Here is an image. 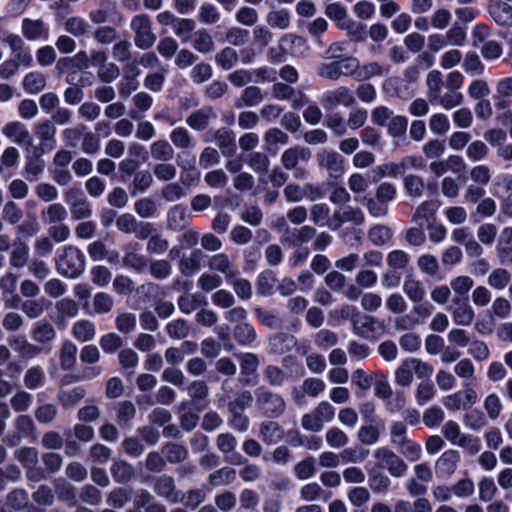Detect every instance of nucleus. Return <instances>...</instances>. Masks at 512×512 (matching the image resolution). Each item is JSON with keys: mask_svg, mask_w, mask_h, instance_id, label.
Instances as JSON below:
<instances>
[{"mask_svg": "<svg viewBox=\"0 0 512 512\" xmlns=\"http://www.w3.org/2000/svg\"><path fill=\"white\" fill-rule=\"evenodd\" d=\"M54 262L56 271L68 279L81 276L86 266L84 253L74 245H66L57 250Z\"/></svg>", "mask_w": 512, "mask_h": 512, "instance_id": "f257e3e1", "label": "nucleus"}, {"mask_svg": "<svg viewBox=\"0 0 512 512\" xmlns=\"http://www.w3.org/2000/svg\"><path fill=\"white\" fill-rule=\"evenodd\" d=\"M255 409L266 419L280 418L286 411V400L277 392L265 385L258 386L254 391Z\"/></svg>", "mask_w": 512, "mask_h": 512, "instance_id": "f03ea898", "label": "nucleus"}, {"mask_svg": "<svg viewBox=\"0 0 512 512\" xmlns=\"http://www.w3.org/2000/svg\"><path fill=\"white\" fill-rule=\"evenodd\" d=\"M311 156L312 153L309 148L296 145L284 150L280 161L286 171L293 172L295 179L304 180L308 176V171L301 166V163H307Z\"/></svg>", "mask_w": 512, "mask_h": 512, "instance_id": "7ed1b4c3", "label": "nucleus"}, {"mask_svg": "<svg viewBox=\"0 0 512 512\" xmlns=\"http://www.w3.org/2000/svg\"><path fill=\"white\" fill-rule=\"evenodd\" d=\"M130 29L134 34V45L141 50L152 48L157 40L153 30V22L147 14H137L130 21Z\"/></svg>", "mask_w": 512, "mask_h": 512, "instance_id": "20e7f679", "label": "nucleus"}, {"mask_svg": "<svg viewBox=\"0 0 512 512\" xmlns=\"http://www.w3.org/2000/svg\"><path fill=\"white\" fill-rule=\"evenodd\" d=\"M15 432L8 434L3 439V442L10 446H17L21 440L30 439L35 440L37 437V427L31 416L27 414H21L17 416L13 423Z\"/></svg>", "mask_w": 512, "mask_h": 512, "instance_id": "39448f33", "label": "nucleus"}, {"mask_svg": "<svg viewBox=\"0 0 512 512\" xmlns=\"http://www.w3.org/2000/svg\"><path fill=\"white\" fill-rule=\"evenodd\" d=\"M374 458L380 468L386 469L393 477L399 478L408 469L406 462L388 447H379L374 452Z\"/></svg>", "mask_w": 512, "mask_h": 512, "instance_id": "423d86ee", "label": "nucleus"}, {"mask_svg": "<svg viewBox=\"0 0 512 512\" xmlns=\"http://www.w3.org/2000/svg\"><path fill=\"white\" fill-rule=\"evenodd\" d=\"M444 437L453 445H458L475 454L479 451V441L471 435L462 434L455 421H447L442 427Z\"/></svg>", "mask_w": 512, "mask_h": 512, "instance_id": "0eeeda50", "label": "nucleus"}, {"mask_svg": "<svg viewBox=\"0 0 512 512\" xmlns=\"http://www.w3.org/2000/svg\"><path fill=\"white\" fill-rule=\"evenodd\" d=\"M447 310L450 312L453 322L458 326H470L475 317L468 297H453Z\"/></svg>", "mask_w": 512, "mask_h": 512, "instance_id": "6e6552de", "label": "nucleus"}, {"mask_svg": "<svg viewBox=\"0 0 512 512\" xmlns=\"http://www.w3.org/2000/svg\"><path fill=\"white\" fill-rule=\"evenodd\" d=\"M346 222L356 226L363 225L365 223V214L359 207L346 205L334 211L329 228L337 230Z\"/></svg>", "mask_w": 512, "mask_h": 512, "instance_id": "1a4fd4ad", "label": "nucleus"}, {"mask_svg": "<svg viewBox=\"0 0 512 512\" xmlns=\"http://www.w3.org/2000/svg\"><path fill=\"white\" fill-rule=\"evenodd\" d=\"M320 168L325 169L331 178H339L344 172V158L334 150L323 149L316 155Z\"/></svg>", "mask_w": 512, "mask_h": 512, "instance_id": "9d476101", "label": "nucleus"}, {"mask_svg": "<svg viewBox=\"0 0 512 512\" xmlns=\"http://www.w3.org/2000/svg\"><path fill=\"white\" fill-rule=\"evenodd\" d=\"M237 439L232 433H221L216 438V446L223 454L227 463L232 465H241L246 462V459L236 451Z\"/></svg>", "mask_w": 512, "mask_h": 512, "instance_id": "9b49d317", "label": "nucleus"}, {"mask_svg": "<svg viewBox=\"0 0 512 512\" xmlns=\"http://www.w3.org/2000/svg\"><path fill=\"white\" fill-rule=\"evenodd\" d=\"M356 100L351 90L346 86H339L335 90L326 91L321 97V104L326 110L333 109L338 105L350 107Z\"/></svg>", "mask_w": 512, "mask_h": 512, "instance_id": "f8f14e48", "label": "nucleus"}, {"mask_svg": "<svg viewBox=\"0 0 512 512\" xmlns=\"http://www.w3.org/2000/svg\"><path fill=\"white\" fill-rule=\"evenodd\" d=\"M154 493L166 499L171 503H177L180 500L181 492L177 490L175 480L170 475H160L151 479Z\"/></svg>", "mask_w": 512, "mask_h": 512, "instance_id": "ddd939ff", "label": "nucleus"}, {"mask_svg": "<svg viewBox=\"0 0 512 512\" xmlns=\"http://www.w3.org/2000/svg\"><path fill=\"white\" fill-rule=\"evenodd\" d=\"M1 133L8 140L20 146H31L33 143V137L27 126L17 120L5 123L1 128Z\"/></svg>", "mask_w": 512, "mask_h": 512, "instance_id": "4468645a", "label": "nucleus"}, {"mask_svg": "<svg viewBox=\"0 0 512 512\" xmlns=\"http://www.w3.org/2000/svg\"><path fill=\"white\" fill-rule=\"evenodd\" d=\"M34 133L39 140V149L42 153L50 152L55 146L56 126L51 120H42L35 124Z\"/></svg>", "mask_w": 512, "mask_h": 512, "instance_id": "2eb2a0df", "label": "nucleus"}, {"mask_svg": "<svg viewBox=\"0 0 512 512\" xmlns=\"http://www.w3.org/2000/svg\"><path fill=\"white\" fill-rule=\"evenodd\" d=\"M272 97L277 100H290L292 101V107L299 109L303 106L304 94L301 91H297L292 86L283 82H276L271 88Z\"/></svg>", "mask_w": 512, "mask_h": 512, "instance_id": "dca6fc26", "label": "nucleus"}, {"mask_svg": "<svg viewBox=\"0 0 512 512\" xmlns=\"http://www.w3.org/2000/svg\"><path fill=\"white\" fill-rule=\"evenodd\" d=\"M187 218V208L182 204H176L167 211L166 228L173 232H181L189 225Z\"/></svg>", "mask_w": 512, "mask_h": 512, "instance_id": "f3484780", "label": "nucleus"}, {"mask_svg": "<svg viewBox=\"0 0 512 512\" xmlns=\"http://www.w3.org/2000/svg\"><path fill=\"white\" fill-rule=\"evenodd\" d=\"M303 43V39L301 37L295 36L293 34H286L282 36L278 43V49L270 48L268 51V56L270 60L274 63H281L285 61V55L288 53H292L291 47L292 45L298 44L301 45Z\"/></svg>", "mask_w": 512, "mask_h": 512, "instance_id": "a211bd4d", "label": "nucleus"}, {"mask_svg": "<svg viewBox=\"0 0 512 512\" xmlns=\"http://www.w3.org/2000/svg\"><path fill=\"white\" fill-rule=\"evenodd\" d=\"M488 11L500 26L512 27V6L501 0H490Z\"/></svg>", "mask_w": 512, "mask_h": 512, "instance_id": "6ab92c4d", "label": "nucleus"}, {"mask_svg": "<svg viewBox=\"0 0 512 512\" xmlns=\"http://www.w3.org/2000/svg\"><path fill=\"white\" fill-rule=\"evenodd\" d=\"M296 345V338L285 332H278L268 338V351L273 355H283Z\"/></svg>", "mask_w": 512, "mask_h": 512, "instance_id": "aec40b11", "label": "nucleus"}, {"mask_svg": "<svg viewBox=\"0 0 512 512\" xmlns=\"http://www.w3.org/2000/svg\"><path fill=\"white\" fill-rule=\"evenodd\" d=\"M459 460L458 451H445L435 463L436 474L440 477H450L456 471Z\"/></svg>", "mask_w": 512, "mask_h": 512, "instance_id": "412c9836", "label": "nucleus"}, {"mask_svg": "<svg viewBox=\"0 0 512 512\" xmlns=\"http://www.w3.org/2000/svg\"><path fill=\"white\" fill-rule=\"evenodd\" d=\"M22 34L29 41H35L40 38L47 39L49 29L41 19L24 18L22 20Z\"/></svg>", "mask_w": 512, "mask_h": 512, "instance_id": "4be33fe9", "label": "nucleus"}, {"mask_svg": "<svg viewBox=\"0 0 512 512\" xmlns=\"http://www.w3.org/2000/svg\"><path fill=\"white\" fill-rule=\"evenodd\" d=\"M216 114L211 106H204L192 112L187 118L186 123L196 131L205 130L211 119H215Z\"/></svg>", "mask_w": 512, "mask_h": 512, "instance_id": "5701e85b", "label": "nucleus"}, {"mask_svg": "<svg viewBox=\"0 0 512 512\" xmlns=\"http://www.w3.org/2000/svg\"><path fill=\"white\" fill-rule=\"evenodd\" d=\"M440 203L437 200H426L419 204L412 214L411 221L418 226H423L434 218Z\"/></svg>", "mask_w": 512, "mask_h": 512, "instance_id": "b1692460", "label": "nucleus"}, {"mask_svg": "<svg viewBox=\"0 0 512 512\" xmlns=\"http://www.w3.org/2000/svg\"><path fill=\"white\" fill-rule=\"evenodd\" d=\"M214 140L225 157H232L237 151L235 134L227 128H220L214 132Z\"/></svg>", "mask_w": 512, "mask_h": 512, "instance_id": "393cba45", "label": "nucleus"}, {"mask_svg": "<svg viewBox=\"0 0 512 512\" xmlns=\"http://www.w3.org/2000/svg\"><path fill=\"white\" fill-rule=\"evenodd\" d=\"M239 359L241 375L243 376L241 382L244 385H250L253 378L256 376L259 366V358L254 353H243L239 356Z\"/></svg>", "mask_w": 512, "mask_h": 512, "instance_id": "a878e982", "label": "nucleus"}, {"mask_svg": "<svg viewBox=\"0 0 512 512\" xmlns=\"http://www.w3.org/2000/svg\"><path fill=\"white\" fill-rule=\"evenodd\" d=\"M390 67L378 61H370L359 64L356 74V80L367 81L374 77H382L389 73Z\"/></svg>", "mask_w": 512, "mask_h": 512, "instance_id": "bb28decb", "label": "nucleus"}, {"mask_svg": "<svg viewBox=\"0 0 512 512\" xmlns=\"http://www.w3.org/2000/svg\"><path fill=\"white\" fill-rule=\"evenodd\" d=\"M31 337L40 345H50L56 338V330L48 321H38L33 325Z\"/></svg>", "mask_w": 512, "mask_h": 512, "instance_id": "cd10ccee", "label": "nucleus"}, {"mask_svg": "<svg viewBox=\"0 0 512 512\" xmlns=\"http://www.w3.org/2000/svg\"><path fill=\"white\" fill-rule=\"evenodd\" d=\"M202 257L203 252L201 249H194L188 256H183L178 264L180 273L186 277L193 276L202 267Z\"/></svg>", "mask_w": 512, "mask_h": 512, "instance_id": "c85d7f7f", "label": "nucleus"}, {"mask_svg": "<svg viewBox=\"0 0 512 512\" xmlns=\"http://www.w3.org/2000/svg\"><path fill=\"white\" fill-rule=\"evenodd\" d=\"M207 267L210 271H216L224 275L225 280L236 270L233 269V263L226 253L220 252L208 257Z\"/></svg>", "mask_w": 512, "mask_h": 512, "instance_id": "c756f323", "label": "nucleus"}, {"mask_svg": "<svg viewBox=\"0 0 512 512\" xmlns=\"http://www.w3.org/2000/svg\"><path fill=\"white\" fill-rule=\"evenodd\" d=\"M40 217L47 225L62 223L67 219L68 211L63 204L54 202L41 211Z\"/></svg>", "mask_w": 512, "mask_h": 512, "instance_id": "7c9ffc66", "label": "nucleus"}, {"mask_svg": "<svg viewBox=\"0 0 512 512\" xmlns=\"http://www.w3.org/2000/svg\"><path fill=\"white\" fill-rule=\"evenodd\" d=\"M77 346L71 340H65L59 349L60 368L64 371L72 370L77 362Z\"/></svg>", "mask_w": 512, "mask_h": 512, "instance_id": "2f4dec72", "label": "nucleus"}, {"mask_svg": "<svg viewBox=\"0 0 512 512\" xmlns=\"http://www.w3.org/2000/svg\"><path fill=\"white\" fill-rule=\"evenodd\" d=\"M233 291L241 300H250L252 297V285L249 280L242 278L239 271H235L226 279Z\"/></svg>", "mask_w": 512, "mask_h": 512, "instance_id": "473e14b6", "label": "nucleus"}, {"mask_svg": "<svg viewBox=\"0 0 512 512\" xmlns=\"http://www.w3.org/2000/svg\"><path fill=\"white\" fill-rule=\"evenodd\" d=\"M43 154L39 149L34 148L33 153L26 156L24 171L27 179H36L43 173L45 169V161L42 159Z\"/></svg>", "mask_w": 512, "mask_h": 512, "instance_id": "72a5a7b5", "label": "nucleus"}, {"mask_svg": "<svg viewBox=\"0 0 512 512\" xmlns=\"http://www.w3.org/2000/svg\"><path fill=\"white\" fill-rule=\"evenodd\" d=\"M264 97L261 89L258 86L246 87L241 95L235 100L234 106L237 109L244 107H254L263 101Z\"/></svg>", "mask_w": 512, "mask_h": 512, "instance_id": "f704fd0d", "label": "nucleus"}, {"mask_svg": "<svg viewBox=\"0 0 512 512\" xmlns=\"http://www.w3.org/2000/svg\"><path fill=\"white\" fill-rule=\"evenodd\" d=\"M8 341L10 346L22 357L33 358L41 353V348L30 343L25 336H13Z\"/></svg>", "mask_w": 512, "mask_h": 512, "instance_id": "c9c22d12", "label": "nucleus"}, {"mask_svg": "<svg viewBox=\"0 0 512 512\" xmlns=\"http://www.w3.org/2000/svg\"><path fill=\"white\" fill-rule=\"evenodd\" d=\"M161 452L164 455L166 462L177 464L185 461L188 457V449L179 443L167 442L162 448Z\"/></svg>", "mask_w": 512, "mask_h": 512, "instance_id": "e433bc0d", "label": "nucleus"}, {"mask_svg": "<svg viewBox=\"0 0 512 512\" xmlns=\"http://www.w3.org/2000/svg\"><path fill=\"white\" fill-rule=\"evenodd\" d=\"M233 338L240 346H250L256 339L255 328L248 322H241L233 328Z\"/></svg>", "mask_w": 512, "mask_h": 512, "instance_id": "4c0bfd02", "label": "nucleus"}, {"mask_svg": "<svg viewBox=\"0 0 512 512\" xmlns=\"http://www.w3.org/2000/svg\"><path fill=\"white\" fill-rule=\"evenodd\" d=\"M149 152L152 159L157 162H169L174 157L173 146L165 139L154 141L149 147Z\"/></svg>", "mask_w": 512, "mask_h": 512, "instance_id": "58836bf2", "label": "nucleus"}, {"mask_svg": "<svg viewBox=\"0 0 512 512\" xmlns=\"http://www.w3.org/2000/svg\"><path fill=\"white\" fill-rule=\"evenodd\" d=\"M110 473L118 484H126L132 480L135 471L131 464L124 460H116L110 467Z\"/></svg>", "mask_w": 512, "mask_h": 512, "instance_id": "ea45409f", "label": "nucleus"}, {"mask_svg": "<svg viewBox=\"0 0 512 512\" xmlns=\"http://www.w3.org/2000/svg\"><path fill=\"white\" fill-rule=\"evenodd\" d=\"M403 187L408 197L420 198L424 195L426 184L421 176L408 174L403 178Z\"/></svg>", "mask_w": 512, "mask_h": 512, "instance_id": "a19ab883", "label": "nucleus"}, {"mask_svg": "<svg viewBox=\"0 0 512 512\" xmlns=\"http://www.w3.org/2000/svg\"><path fill=\"white\" fill-rule=\"evenodd\" d=\"M377 320L373 316L359 312L352 327L355 334L360 337H369L376 330Z\"/></svg>", "mask_w": 512, "mask_h": 512, "instance_id": "79ce46f5", "label": "nucleus"}, {"mask_svg": "<svg viewBox=\"0 0 512 512\" xmlns=\"http://www.w3.org/2000/svg\"><path fill=\"white\" fill-rule=\"evenodd\" d=\"M367 237L373 245L384 246L391 241L393 231L387 225L376 224L368 230Z\"/></svg>", "mask_w": 512, "mask_h": 512, "instance_id": "37998d69", "label": "nucleus"}, {"mask_svg": "<svg viewBox=\"0 0 512 512\" xmlns=\"http://www.w3.org/2000/svg\"><path fill=\"white\" fill-rule=\"evenodd\" d=\"M427 99L432 104L442 94L443 79L438 70H432L426 78Z\"/></svg>", "mask_w": 512, "mask_h": 512, "instance_id": "c03bdc74", "label": "nucleus"}, {"mask_svg": "<svg viewBox=\"0 0 512 512\" xmlns=\"http://www.w3.org/2000/svg\"><path fill=\"white\" fill-rule=\"evenodd\" d=\"M72 335L81 342L91 341L96 335L95 324L89 320H80L73 324Z\"/></svg>", "mask_w": 512, "mask_h": 512, "instance_id": "a18cd8bd", "label": "nucleus"}, {"mask_svg": "<svg viewBox=\"0 0 512 512\" xmlns=\"http://www.w3.org/2000/svg\"><path fill=\"white\" fill-rule=\"evenodd\" d=\"M281 428L277 422L264 421L260 424L259 435L266 444H276L281 439Z\"/></svg>", "mask_w": 512, "mask_h": 512, "instance_id": "49530a36", "label": "nucleus"}, {"mask_svg": "<svg viewBox=\"0 0 512 512\" xmlns=\"http://www.w3.org/2000/svg\"><path fill=\"white\" fill-rule=\"evenodd\" d=\"M135 415L136 407L131 401L125 400L118 403L116 410V422L121 428L130 427V423Z\"/></svg>", "mask_w": 512, "mask_h": 512, "instance_id": "de8ad7c7", "label": "nucleus"}, {"mask_svg": "<svg viewBox=\"0 0 512 512\" xmlns=\"http://www.w3.org/2000/svg\"><path fill=\"white\" fill-rule=\"evenodd\" d=\"M172 144L179 149L188 150L195 147V141L190 132L184 127L174 128L170 133Z\"/></svg>", "mask_w": 512, "mask_h": 512, "instance_id": "09e8293b", "label": "nucleus"}, {"mask_svg": "<svg viewBox=\"0 0 512 512\" xmlns=\"http://www.w3.org/2000/svg\"><path fill=\"white\" fill-rule=\"evenodd\" d=\"M192 46L197 52L208 54L214 50L215 43L206 29H199L194 33Z\"/></svg>", "mask_w": 512, "mask_h": 512, "instance_id": "8fccbe9b", "label": "nucleus"}, {"mask_svg": "<svg viewBox=\"0 0 512 512\" xmlns=\"http://www.w3.org/2000/svg\"><path fill=\"white\" fill-rule=\"evenodd\" d=\"M302 392L299 393L297 389H294L292 392V395L294 399L298 400L301 398L304 394H307L311 397H316L319 393L324 391L325 389V383L323 380L319 378H307L303 381L301 386Z\"/></svg>", "mask_w": 512, "mask_h": 512, "instance_id": "3c124183", "label": "nucleus"}, {"mask_svg": "<svg viewBox=\"0 0 512 512\" xmlns=\"http://www.w3.org/2000/svg\"><path fill=\"white\" fill-rule=\"evenodd\" d=\"M167 335L174 340H183L190 334V326L183 318L174 319L165 327Z\"/></svg>", "mask_w": 512, "mask_h": 512, "instance_id": "603ef678", "label": "nucleus"}, {"mask_svg": "<svg viewBox=\"0 0 512 512\" xmlns=\"http://www.w3.org/2000/svg\"><path fill=\"white\" fill-rule=\"evenodd\" d=\"M395 383L400 387H409L414 380L410 358L404 359L394 372Z\"/></svg>", "mask_w": 512, "mask_h": 512, "instance_id": "864d4df0", "label": "nucleus"}, {"mask_svg": "<svg viewBox=\"0 0 512 512\" xmlns=\"http://www.w3.org/2000/svg\"><path fill=\"white\" fill-rule=\"evenodd\" d=\"M46 376L42 367L32 366L24 374V386L29 390L40 388L45 382Z\"/></svg>", "mask_w": 512, "mask_h": 512, "instance_id": "5fc2aeb1", "label": "nucleus"}, {"mask_svg": "<svg viewBox=\"0 0 512 512\" xmlns=\"http://www.w3.org/2000/svg\"><path fill=\"white\" fill-rule=\"evenodd\" d=\"M134 211L142 219L156 216L158 205L151 197H143L134 202Z\"/></svg>", "mask_w": 512, "mask_h": 512, "instance_id": "6e6d98bb", "label": "nucleus"}, {"mask_svg": "<svg viewBox=\"0 0 512 512\" xmlns=\"http://www.w3.org/2000/svg\"><path fill=\"white\" fill-rule=\"evenodd\" d=\"M403 292L412 303L422 302L426 295L422 282L416 279H406L403 283Z\"/></svg>", "mask_w": 512, "mask_h": 512, "instance_id": "4d7b16f0", "label": "nucleus"}, {"mask_svg": "<svg viewBox=\"0 0 512 512\" xmlns=\"http://www.w3.org/2000/svg\"><path fill=\"white\" fill-rule=\"evenodd\" d=\"M29 259V247L22 241L15 242L10 254L9 262L12 267L22 268Z\"/></svg>", "mask_w": 512, "mask_h": 512, "instance_id": "13d9d810", "label": "nucleus"}, {"mask_svg": "<svg viewBox=\"0 0 512 512\" xmlns=\"http://www.w3.org/2000/svg\"><path fill=\"white\" fill-rule=\"evenodd\" d=\"M276 277L271 270L261 272L256 281L257 293L261 296H270L274 292Z\"/></svg>", "mask_w": 512, "mask_h": 512, "instance_id": "bf43d9fd", "label": "nucleus"}, {"mask_svg": "<svg viewBox=\"0 0 512 512\" xmlns=\"http://www.w3.org/2000/svg\"><path fill=\"white\" fill-rule=\"evenodd\" d=\"M325 15L335 22L336 26L341 29L350 19L347 9L339 3H330L325 8Z\"/></svg>", "mask_w": 512, "mask_h": 512, "instance_id": "052dcab7", "label": "nucleus"}, {"mask_svg": "<svg viewBox=\"0 0 512 512\" xmlns=\"http://www.w3.org/2000/svg\"><path fill=\"white\" fill-rule=\"evenodd\" d=\"M196 23L190 18H178L173 26L174 34L183 42L187 43L195 30Z\"/></svg>", "mask_w": 512, "mask_h": 512, "instance_id": "680f3d73", "label": "nucleus"}, {"mask_svg": "<svg viewBox=\"0 0 512 512\" xmlns=\"http://www.w3.org/2000/svg\"><path fill=\"white\" fill-rule=\"evenodd\" d=\"M372 386L374 387V395L382 400L392 397L393 390L389 383L388 377L383 372L377 371Z\"/></svg>", "mask_w": 512, "mask_h": 512, "instance_id": "e2e57ef3", "label": "nucleus"}, {"mask_svg": "<svg viewBox=\"0 0 512 512\" xmlns=\"http://www.w3.org/2000/svg\"><path fill=\"white\" fill-rule=\"evenodd\" d=\"M464 102V95L459 91L448 90L446 93L441 94L432 104L440 105L445 110H451L455 107L462 105Z\"/></svg>", "mask_w": 512, "mask_h": 512, "instance_id": "0e129e2a", "label": "nucleus"}, {"mask_svg": "<svg viewBox=\"0 0 512 512\" xmlns=\"http://www.w3.org/2000/svg\"><path fill=\"white\" fill-rule=\"evenodd\" d=\"M324 126L330 129L337 137L347 133V122H345L343 116L338 112L327 114L324 120Z\"/></svg>", "mask_w": 512, "mask_h": 512, "instance_id": "69168bd1", "label": "nucleus"}, {"mask_svg": "<svg viewBox=\"0 0 512 512\" xmlns=\"http://www.w3.org/2000/svg\"><path fill=\"white\" fill-rule=\"evenodd\" d=\"M341 30L346 31L349 39L355 43L364 42L367 38L366 25L361 22H357L352 18L341 28Z\"/></svg>", "mask_w": 512, "mask_h": 512, "instance_id": "338daca9", "label": "nucleus"}, {"mask_svg": "<svg viewBox=\"0 0 512 512\" xmlns=\"http://www.w3.org/2000/svg\"><path fill=\"white\" fill-rule=\"evenodd\" d=\"M503 236L505 237V244H499L497 255L501 264L512 265V228H505Z\"/></svg>", "mask_w": 512, "mask_h": 512, "instance_id": "774afa93", "label": "nucleus"}]
</instances>
